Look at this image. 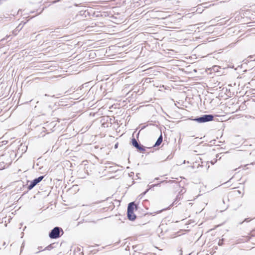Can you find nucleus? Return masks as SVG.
<instances>
[{"label":"nucleus","mask_w":255,"mask_h":255,"mask_svg":"<svg viewBox=\"0 0 255 255\" xmlns=\"http://www.w3.org/2000/svg\"><path fill=\"white\" fill-rule=\"evenodd\" d=\"M137 207L134 202L130 203L128 207V217L131 221H134L136 218V215L134 212L136 211Z\"/></svg>","instance_id":"f257e3e1"},{"label":"nucleus","mask_w":255,"mask_h":255,"mask_svg":"<svg viewBox=\"0 0 255 255\" xmlns=\"http://www.w3.org/2000/svg\"><path fill=\"white\" fill-rule=\"evenodd\" d=\"M60 231L63 234V230L59 227H55L49 233V236L51 239H57L60 237Z\"/></svg>","instance_id":"f03ea898"},{"label":"nucleus","mask_w":255,"mask_h":255,"mask_svg":"<svg viewBox=\"0 0 255 255\" xmlns=\"http://www.w3.org/2000/svg\"><path fill=\"white\" fill-rule=\"evenodd\" d=\"M213 116L212 115H204V116L196 119L195 120L200 123H204L212 121Z\"/></svg>","instance_id":"7ed1b4c3"},{"label":"nucleus","mask_w":255,"mask_h":255,"mask_svg":"<svg viewBox=\"0 0 255 255\" xmlns=\"http://www.w3.org/2000/svg\"><path fill=\"white\" fill-rule=\"evenodd\" d=\"M162 142V133H161L160 136L158 138L157 140L156 141V143H155L154 146H159Z\"/></svg>","instance_id":"20e7f679"},{"label":"nucleus","mask_w":255,"mask_h":255,"mask_svg":"<svg viewBox=\"0 0 255 255\" xmlns=\"http://www.w3.org/2000/svg\"><path fill=\"white\" fill-rule=\"evenodd\" d=\"M234 194L235 195H237V194H239V196L242 197L244 194L243 190L240 191L239 190H236L233 191Z\"/></svg>","instance_id":"39448f33"},{"label":"nucleus","mask_w":255,"mask_h":255,"mask_svg":"<svg viewBox=\"0 0 255 255\" xmlns=\"http://www.w3.org/2000/svg\"><path fill=\"white\" fill-rule=\"evenodd\" d=\"M43 177H44L43 176H40L38 178H36L34 180H33V182H34V183L36 185L37 183H38L39 182H40L43 179Z\"/></svg>","instance_id":"423d86ee"},{"label":"nucleus","mask_w":255,"mask_h":255,"mask_svg":"<svg viewBox=\"0 0 255 255\" xmlns=\"http://www.w3.org/2000/svg\"><path fill=\"white\" fill-rule=\"evenodd\" d=\"M131 143L132 145L135 147L136 148L138 147L139 144L137 142L136 140L134 138H133L131 139Z\"/></svg>","instance_id":"0eeeda50"},{"label":"nucleus","mask_w":255,"mask_h":255,"mask_svg":"<svg viewBox=\"0 0 255 255\" xmlns=\"http://www.w3.org/2000/svg\"><path fill=\"white\" fill-rule=\"evenodd\" d=\"M36 185V184H35L34 183V182L32 181H31L30 183V184L28 185V189L29 190H31Z\"/></svg>","instance_id":"6e6552de"},{"label":"nucleus","mask_w":255,"mask_h":255,"mask_svg":"<svg viewBox=\"0 0 255 255\" xmlns=\"http://www.w3.org/2000/svg\"><path fill=\"white\" fill-rule=\"evenodd\" d=\"M136 148L140 151V152H143L145 151V149L144 147L143 146L138 145V147H136Z\"/></svg>","instance_id":"1a4fd4ad"},{"label":"nucleus","mask_w":255,"mask_h":255,"mask_svg":"<svg viewBox=\"0 0 255 255\" xmlns=\"http://www.w3.org/2000/svg\"><path fill=\"white\" fill-rule=\"evenodd\" d=\"M253 220L252 218H246L245 219V220L244 221V222H250L251 221H252Z\"/></svg>","instance_id":"9d476101"},{"label":"nucleus","mask_w":255,"mask_h":255,"mask_svg":"<svg viewBox=\"0 0 255 255\" xmlns=\"http://www.w3.org/2000/svg\"><path fill=\"white\" fill-rule=\"evenodd\" d=\"M46 248L47 250H50L51 248V245L48 246Z\"/></svg>","instance_id":"9b49d317"},{"label":"nucleus","mask_w":255,"mask_h":255,"mask_svg":"<svg viewBox=\"0 0 255 255\" xmlns=\"http://www.w3.org/2000/svg\"><path fill=\"white\" fill-rule=\"evenodd\" d=\"M233 180H234V177H232L231 179H230L229 182H231L233 181Z\"/></svg>","instance_id":"f8f14e48"},{"label":"nucleus","mask_w":255,"mask_h":255,"mask_svg":"<svg viewBox=\"0 0 255 255\" xmlns=\"http://www.w3.org/2000/svg\"><path fill=\"white\" fill-rule=\"evenodd\" d=\"M110 207L111 208H113L114 207V204L112 203V205L111 206H110Z\"/></svg>","instance_id":"ddd939ff"},{"label":"nucleus","mask_w":255,"mask_h":255,"mask_svg":"<svg viewBox=\"0 0 255 255\" xmlns=\"http://www.w3.org/2000/svg\"><path fill=\"white\" fill-rule=\"evenodd\" d=\"M254 232V231H252V234H253V233Z\"/></svg>","instance_id":"4468645a"}]
</instances>
